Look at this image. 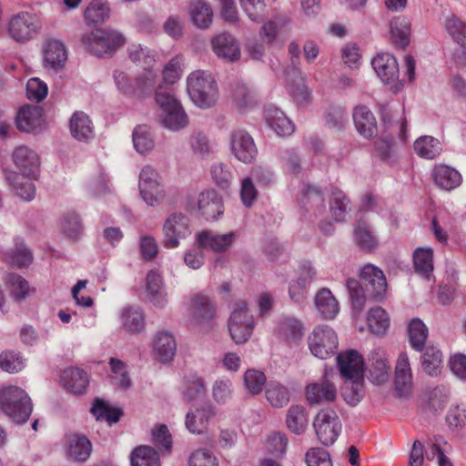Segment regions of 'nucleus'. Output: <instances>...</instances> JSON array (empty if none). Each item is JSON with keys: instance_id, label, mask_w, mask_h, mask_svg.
I'll return each instance as SVG.
<instances>
[{"instance_id": "obj_38", "label": "nucleus", "mask_w": 466, "mask_h": 466, "mask_svg": "<svg viewBox=\"0 0 466 466\" xmlns=\"http://www.w3.org/2000/svg\"><path fill=\"white\" fill-rule=\"evenodd\" d=\"M421 367L429 376L436 377L440 375L443 367L441 351L433 345L427 346L421 356Z\"/></svg>"}, {"instance_id": "obj_16", "label": "nucleus", "mask_w": 466, "mask_h": 466, "mask_svg": "<svg viewBox=\"0 0 466 466\" xmlns=\"http://www.w3.org/2000/svg\"><path fill=\"white\" fill-rule=\"evenodd\" d=\"M390 365L387 353L380 348L372 350L369 355V379L374 384L385 383L390 374Z\"/></svg>"}, {"instance_id": "obj_47", "label": "nucleus", "mask_w": 466, "mask_h": 466, "mask_svg": "<svg viewBox=\"0 0 466 466\" xmlns=\"http://www.w3.org/2000/svg\"><path fill=\"white\" fill-rule=\"evenodd\" d=\"M92 414L97 420H105L108 425L116 423L122 415V410L113 408L102 400H96L91 408Z\"/></svg>"}, {"instance_id": "obj_55", "label": "nucleus", "mask_w": 466, "mask_h": 466, "mask_svg": "<svg viewBox=\"0 0 466 466\" xmlns=\"http://www.w3.org/2000/svg\"><path fill=\"white\" fill-rule=\"evenodd\" d=\"M445 27L452 39L462 48H466V24L451 14L446 17Z\"/></svg>"}, {"instance_id": "obj_18", "label": "nucleus", "mask_w": 466, "mask_h": 466, "mask_svg": "<svg viewBox=\"0 0 466 466\" xmlns=\"http://www.w3.org/2000/svg\"><path fill=\"white\" fill-rule=\"evenodd\" d=\"M216 309L213 301L206 296L197 295L189 307L190 321L195 326L209 323L215 317Z\"/></svg>"}, {"instance_id": "obj_50", "label": "nucleus", "mask_w": 466, "mask_h": 466, "mask_svg": "<svg viewBox=\"0 0 466 466\" xmlns=\"http://www.w3.org/2000/svg\"><path fill=\"white\" fill-rule=\"evenodd\" d=\"M162 123L164 127L172 131H178L187 127L188 120L181 105L163 114Z\"/></svg>"}, {"instance_id": "obj_6", "label": "nucleus", "mask_w": 466, "mask_h": 466, "mask_svg": "<svg viewBox=\"0 0 466 466\" xmlns=\"http://www.w3.org/2000/svg\"><path fill=\"white\" fill-rule=\"evenodd\" d=\"M308 345L313 356L320 360H327L337 352L338 335L331 327L319 325L309 333Z\"/></svg>"}, {"instance_id": "obj_21", "label": "nucleus", "mask_w": 466, "mask_h": 466, "mask_svg": "<svg viewBox=\"0 0 466 466\" xmlns=\"http://www.w3.org/2000/svg\"><path fill=\"white\" fill-rule=\"evenodd\" d=\"M214 53L225 61L233 62L240 57V48L236 39L229 34L223 33L212 39Z\"/></svg>"}, {"instance_id": "obj_39", "label": "nucleus", "mask_w": 466, "mask_h": 466, "mask_svg": "<svg viewBox=\"0 0 466 466\" xmlns=\"http://www.w3.org/2000/svg\"><path fill=\"white\" fill-rule=\"evenodd\" d=\"M188 10L191 21L196 26L206 29L211 25L213 12L204 0H191Z\"/></svg>"}, {"instance_id": "obj_64", "label": "nucleus", "mask_w": 466, "mask_h": 466, "mask_svg": "<svg viewBox=\"0 0 466 466\" xmlns=\"http://www.w3.org/2000/svg\"><path fill=\"white\" fill-rule=\"evenodd\" d=\"M188 466H219L217 457L208 449H198L188 458Z\"/></svg>"}, {"instance_id": "obj_27", "label": "nucleus", "mask_w": 466, "mask_h": 466, "mask_svg": "<svg viewBox=\"0 0 466 466\" xmlns=\"http://www.w3.org/2000/svg\"><path fill=\"white\" fill-rule=\"evenodd\" d=\"M304 326L302 322L292 316L279 318L275 328V334L288 342L299 341L302 338Z\"/></svg>"}, {"instance_id": "obj_13", "label": "nucleus", "mask_w": 466, "mask_h": 466, "mask_svg": "<svg viewBox=\"0 0 466 466\" xmlns=\"http://www.w3.org/2000/svg\"><path fill=\"white\" fill-rule=\"evenodd\" d=\"M337 364L342 378L348 380H361L364 374V360L355 350H348L337 356Z\"/></svg>"}, {"instance_id": "obj_60", "label": "nucleus", "mask_w": 466, "mask_h": 466, "mask_svg": "<svg viewBox=\"0 0 466 466\" xmlns=\"http://www.w3.org/2000/svg\"><path fill=\"white\" fill-rule=\"evenodd\" d=\"M26 97L30 101L39 103L43 101L48 94V86L46 82L38 77L28 79L25 86Z\"/></svg>"}, {"instance_id": "obj_40", "label": "nucleus", "mask_w": 466, "mask_h": 466, "mask_svg": "<svg viewBox=\"0 0 466 466\" xmlns=\"http://www.w3.org/2000/svg\"><path fill=\"white\" fill-rule=\"evenodd\" d=\"M286 424L291 432L301 434L308 425L306 409L301 405L290 406L288 410Z\"/></svg>"}, {"instance_id": "obj_58", "label": "nucleus", "mask_w": 466, "mask_h": 466, "mask_svg": "<svg viewBox=\"0 0 466 466\" xmlns=\"http://www.w3.org/2000/svg\"><path fill=\"white\" fill-rule=\"evenodd\" d=\"M354 233L356 242L360 248L369 251L376 248L378 244L377 238L370 232L366 223L358 222Z\"/></svg>"}, {"instance_id": "obj_22", "label": "nucleus", "mask_w": 466, "mask_h": 466, "mask_svg": "<svg viewBox=\"0 0 466 466\" xmlns=\"http://www.w3.org/2000/svg\"><path fill=\"white\" fill-rule=\"evenodd\" d=\"M371 65L383 82H391L399 76L400 70L397 59L390 53L378 54L372 59Z\"/></svg>"}, {"instance_id": "obj_44", "label": "nucleus", "mask_w": 466, "mask_h": 466, "mask_svg": "<svg viewBox=\"0 0 466 466\" xmlns=\"http://www.w3.org/2000/svg\"><path fill=\"white\" fill-rule=\"evenodd\" d=\"M110 8L106 0H92L85 10V20L90 24H100L109 17Z\"/></svg>"}, {"instance_id": "obj_20", "label": "nucleus", "mask_w": 466, "mask_h": 466, "mask_svg": "<svg viewBox=\"0 0 466 466\" xmlns=\"http://www.w3.org/2000/svg\"><path fill=\"white\" fill-rule=\"evenodd\" d=\"M146 292L154 306L163 309L167 303V295L163 277L157 269L150 270L146 277Z\"/></svg>"}, {"instance_id": "obj_14", "label": "nucleus", "mask_w": 466, "mask_h": 466, "mask_svg": "<svg viewBox=\"0 0 466 466\" xmlns=\"http://www.w3.org/2000/svg\"><path fill=\"white\" fill-rule=\"evenodd\" d=\"M332 371L324 373L323 378L314 383L309 384L306 387V397L309 403L319 404L323 402H332L337 397V388L330 377Z\"/></svg>"}, {"instance_id": "obj_48", "label": "nucleus", "mask_w": 466, "mask_h": 466, "mask_svg": "<svg viewBox=\"0 0 466 466\" xmlns=\"http://www.w3.org/2000/svg\"><path fill=\"white\" fill-rule=\"evenodd\" d=\"M133 145L136 150L141 155L147 154L154 148L155 141L149 127L147 126H137L134 129Z\"/></svg>"}, {"instance_id": "obj_24", "label": "nucleus", "mask_w": 466, "mask_h": 466, "mask_svg": "<svg viewBox=\"0 0 466 466\" xmlns=\"http://www.w3.org/2000/svg\"><path fill=\"white\" fill-rule=\"evenodd\" d=\"M412 385V372L409 357L406 352H401L397 360L395 367V388L400 396H406Z\"/></svg>"}, {"instance_id": "obj_7", "label": "nucleus", "mask_w": 466, "mask_h": 466, "mask_svg": "<svg viewBox=\"0 0 466 466\" xmlns=\"http://www.w3.org/2000/svg\"><path fill=\"white\" fill-rule=\"evenodd\" d=\"M254 328V319L248 309L247 303H237L228 320V329L234 342L246 343L252 336Z\"/></svg>"}, {"instance_id": "obj_56", "label": "nucleus", "mask_w": 466, "mask_h": 466, "mask_svg": "<svg viewBox=\"0 0 466 466\" xmlns=\"http://www.w3.org/2000/svg\"><path fill=\"white\" fill-rule=\"evenodd\" d=\"M414 267L417 272L428 275L433 269V250L431 248H418L413 254Z\"/></svg>"}, {"instance_id": "obj_36", "label": "nucleus", "mask_w": 466, "mask_h": 466, "mask_svg": "<svg viewBox=\"0 0 466 466\" xmlns=\"http://www.w3.org/2000/svg\"><path fill=\"white\" fill-rule=\"evenodd\" d=\"M410 22L406 16H396L390 21V34L393 45L405 48L410 43Z\"/></svg>"}, {"instance_id": "obj_46", "label": "nucleus", "mask_w": 466, "mask_h": 466, "mask_svg": "<svg viewBox=\"0 0 466 466\" xmlns=\"http://www.w3.org/2000/svg\"><path fill=\"white\" fill-rule=\"evenodd\" d=\"M429 330L420 319H413L409 324V339L410 346L416 351H422Z\"/></svg>"}, {"instance_id": "obj_32", "label": "nucleus", "mask_w": 466, "mask_h": 466, "mask_svg": "<svg viewBox=\"0 0 466 466\" xmlns=\"http://www.w3.org/2000/svg\"><path fill=\"white\" fill-rule=\"evenodd\" d=\"M265 118L268 126L279 136H289L294 132L293 124L279 108H268Z\"/></svg>"}, {"instance_id": "obj_49", "label": "nucleus", "mask_w": 466, "mask_h": 466, "mask_svg": "<svg viewBox=\"0 0 466 466\" xmlns=\"http://www.w3.org/2000/svg\"><path fill=\"white\" fill-rule=\"evenodd\" d=\"M367 321L371 332L377 335L384 334L390 326V318L380 307L369 311Z\"/></svg>"}, {"instance_id": "obj_63", "label": "nucleus", "mask_w": 466, "mask_h": 466, "mask_svg": "<svg viewBox=\"0 0 466 466\" xmlns=\"http://www.w3.org/2000/svg\"><path fill=\"white\" fill-rule=\"evenodd\" d=\"M233 393V383L228 378L218 379L212 387V395L218 403H226Z\"/></svg>"}, {"instance_id": "obj_61", "label": "nucleus", "mask_w": 466, "mask_h": 466, "mask_svg": "<svg viewBox=\"0 0 466 466\" xmlns=\"http://www.w3.org/2000/svg\"><path fill=\"white\" fill-rule=\"evenodd\" d=\"M232 101L235 106L240 110H246L256 104V101L243 84H237L232 89Z\"/></svg>"}, {"instance_id": "obj_31", "label": "nucleus", "mask_w": 466, "mask_h": 466, "mask_svg": "<svg viewBox=\"0 0 466 466\" xmlns=\"http://www.w3.org/2000/svg\"><path fill=\"white\" fill-rule=\"evenodd\" d=\"M61 380L65 388L75 394H83L89 382L86 372L77 368H68L63 370Z\"/></svg>"}, {"instance_id": "obj_30", "label": "nucleus", "mask_w": 466, "mask_h": 466, "mask_svg": "<svg viewBox=\"0 0 466 466\" xmlns=\"http://www.w3.org/2000/svg\"><path fill=\"white\" fill-rule=\"evenodd\" d=\"M67 456L76 461H85L91 453L92 445L85 436L70 434L66 436Z\"/></svg>"}, {"instance_id": "obj_33", "label": "nucleus", "mask_w": 466, "mask_h": 466, "mask_svg": "<svg viewBox=\"0 0 466 466\" xmlns=\"http://www.w3.org/2000/svg\"><path fill=\"white\" fill-rule=\"evenodd\" d=\"M5 259L11 266L22 268L32 263L33 255L24 241L20 238H16L14 248L5 253Z\"/></svg>"}, {"instance_id": "obj_1", "label": "nucleus", "mask_w": 466, "mask_h": 466, "mask_svg": "<svg viewBox=\"0 0 466 466\" xmlns=\"http://www.w3.org/2000/svg\"><path fill=\"white\" fill-rule=\"evenodd\" d=\"M12 160L19 172L7 171L5 178L20 198L31 201L35 196L33 180L36 178L40 166L38 156L28 147L19 146L14 149Z\"/></svg>"}, {"instance_id": "obj_23", "label": "nucleus", "mask_w": 466, "mask_h": 466, "mask_svg": "<svg viewBox=\"0 0 466 466\" xmlns=\"http://www.w3.org/2000/svg\"><path fill=\"white\" fill-rule=\"evenodd\" d=\"M352 117L357 131L364 138H371L377 132V121L369 107L363 105L353 109Z\"/></svg>"}, {"instance_id": "obj_19", "label": "nucleus", "mask_w": 466, "mask_h": 466, "mask_svg": "<svg viewBox=\"0 0 466 466\" xmlns=\"http://www.w3.org/2000/svg\"><path fill=\"white\" fill-rule=\"evenodd\" d=\"M152 346L157 359L163 363L172 360L177 352L175 337L167 330H160L156 333Z\"/></svg>"}, {"instance_id": "obj_3", "label": "nucleus", "mask_w": 466, "mask_h": 466, "mask_svg": "<svg viewBox=\"0 0 466 466\" xmlns=\"http://www.w3.org/2000/svg\"><path fill=\"white\" fill-rule=\"evenodd\" d=\"M33 405L27 393L16 386H8L0 390V411H3L14 422H26L32 413Z\"/></svg>"}, {"instance_id": "obj_10", "label": "nucleus", "mask_w": 466, "mask_h": 466, "mask_svg": "<svg viewBox=\"0 0 466 466\" xmlns=\"http://www.w3.org/2000/svg\"><path fill=\"white\" fill-rule=\"evenodd\" d=\"M139 191L143 200L151 207L158 205L164 198V189L159 181V175L154 167L146 166L141 169Z\"/></svg>"}, {"instance_id": "obj_17", "label": "nucleus", "mask_w": 466, "mask_h": 466, "mask_svg": "<svg viewBox=\"0 0 466 466\" xmlns=\"http://www.w3.org/2000/svg\"><path fill=\"white\" fill-rule=\"evenodd\" d=\"M67 50L65 44L55 38L45 41L43 46V61L45 68L57 71L65 66Z\"/></svg>"}, {"instance_id": "obj_45", "label": "nucleus", "mask_w": 466, "mask_h": 466, "mask_svg": "<svg viewBox=\"0 0 466 466\" xmlns=\"http://www.w3.org/2000/svg\"><path fill=\"white\" fill-rule=\"evenodd\" d=\"M300 203L307 211L321 213L325 209L323 193L314 186H307L304 188Z\"/></svg>"}, {"instance_id": "obj_37", "label": "nucleus", "mask_w": 466, "mask_h": 466, "mask_svg": "<svg viewBox=\"0 0 466 466\" xmlns=\"http://www.w3.org/2000/svg\"><path fill=\"white\" fill-rule=\"evenodd\" d=\"M315 305L323 319H334L339 313V303L329 289H321L315 297Z\"/></svg>"}, {"instance_id": "obj_9", "label": "nucleus", "mask_w": 466, "mask_h": 466, "mask_svg": "<svg viewBox=\"0 0 466 466\" xmlns=\"http://www.w3.org/2000/svg\"><path fill=\"white\" fill-rule=\"evenodd\" d=\"M163 245L167 248H176L180 241L191 234L189 218L182 213H173L163 225Z\"/></svg>"}, {"instance_id": "obj_43", "label": "nucleus", "mask_w": 466, "mask_h": 466, "mask_svg": "<svg viewBox=\"0 0 466 466\" xmlns=\"http://www.w3.org/2000/svg\"><path fill=\"white\" fill-rule=\"evenodd\" d=\"M61 230L72 241L80 239L84 234V225L78 214L76 212L66 213L61 223Z\"/></svg>"}, {"instance_id": "obj_29", "label": "nucleus", "mask_w": 466, "mask_h": 466, "mask_svg": "<svg viewBox=\"0 0 466 466\" xmlns=\"http://www.w3.org/2000/svg\"><path fill=\"white\" fill-rule=\"evenodd\" d=\"M43 122V111L38 106L22 107L16 116L17 128L24 132H32L39 128Z\"/></svg>"}, {"instance_id": "obj_8", "label": "nucleus", "mask_w": 466, "mask_h": 466, "mask_svg": "<svg viewBox=\"0 0 466 466\" xmlns=\"http://www.w3.org/2000/svg\"><path fill=\"white\" fill-rule=\"evenodd\" d=\"M313 428L318 441L324 446H329L337 441L341 431V423L333 410H322L316 415Z\"/></svg>"}, {"instance_id": "obj_4", "label": "nucleus", "mask_w": 466, "mask_h": 466, "mask_svg": "<svg viewBox=\"0 0 466 466\" xmlns=\"http://www.w3.org/2000/svg\"><path fill=\"white\" fill-rule=\"evenodd\" d=\"M187 92L193 103L201 108L213 106L218 99L217 83L207 71L192 72L187 79Z\"/></svg>"}, {"instance_id": "obj_57", "label": "nucleus", "mask_w": 466, "mask_h": 466, "mask_svg": "<svg viewBox=\"0 0 466 466\" xmlns=\"http://www.w3.org/2000/svg\"><path fill=\"white\" fill-rule=\"evenodd\" d=\"M266 397L271 406L281 408L289 401V393L286 387L279 383H269L266 390Z\"/></svg>"}, {"instance_id": "obj_62", "label": "nucleus", "mask_w": 466, "mask_h": 466, "mask_svg": "<svg viewBox=\"0 0 466 466\" xmlns=\"http://www.w3.org/2000/svg\"><path fill=\"white\" fill-rule=\"evenodd\" d=\"M348 205L349 200L342 191L336 189L332 192L330 212L334 220L341 221L344 219Z\"/></svg>"}, {"instance_id": "obj_51", "label": "nucleus", "mask_w": 466, "mask_h": 466, "mask_svg": "<svg viewBox=\"0 0 466 466\" xmlns=\"http://www.w3.org/2000/svg\"><path fill=\"white\" fill-rule=\"evenodd\" d=\"M123 326L131 332H140L145 328V315L139 309L127 308L122 312Z\"/></svg>"}, {"instance_id": "obj_35", "label": "nucleus", "mask_w": 466, "mask_h": 466, "mask_svg": "<svg viewBox=\"0 0 466 466\" xmlns=\"http://www.w3.org/2000/svg\"><path fill=\"white\" fill-rule=\"evenodd\" d=\"M213 416L214 411L210 407L197 409L187 413L186 427L191 433L201 434L208 429L209 420Z\"/></svg>"}, {"instance_id": "obj_28", "label": "nucleus", "mask_w": 466, "mask_h": 466, "mask_svg": "<svg viewBox=\"0 0 466 466\" xmlns=\"http://www.w3.org/2000/svg\"><path fill=\"white\" fill-rule=\"evenodd\" d=\"M360 278L371 289L374 297H382L387 290V280L383 271L372 264L365 265L360 270Z\"/></svg>"}, {"instance_id": "obj_25", "label": "nucleus", "mask_w": 466, "mask_h": 466, "mask_svg": "<svg viewBox=\"0 0 466 466\" xmlns=\"http://www.w3.org/2000/svg\"><path fill=\"white\" fill-rule=\"evenodd\" d=\"M71 136L83 142H87L94 137V125L90 117L83 111L75 112L69 121Z\"/></svg>"}, {"instance_id": "obj_54", "label": "nucleus", "mask_w": 466, "mask_h": 466, "mask_svg": "<svg viewBox=\"0 0 466 466\" xmlns=\"http://www.w3.org/2000/svg\"><path fill=\"white\" fill-rule=\"evenodd\" d=\"M266 381L265 374L255 369L248 370L243 375L245 390L252 395L259 394L263 390Z\"/></svg>"}, {"instance_id": "obj_11", "label": "nucleus", "mask_w": 466, "mask_h": 466, "mask_svg": "<svg viewBox=\"0 0 466 466\" xmlns=\"http://www.w3.org/2000/svg\"><path fill=\"white\" fill-rule=\"evenodd\" d=\"M41 23L33 14L21 12L14 15L8 25L11 37L17 42H25L32 39L39 31Z\"/></svg>"}, {"instance_id": "obj_26", "label": "nucleus", "mask_w": 466, "mask_h": 466, "mask_svg": "<svg viewBox=\"0 0 466 466\" xmlns=\"http://www.w3.org/2000/svg\"><path fill=\"white\" fill-rule=\"evenodd\" d=\"M434 183L444 190H452L461 186L462 177L461 173L448 165H436L432 170Z\"/></svg>"}, {"instance_id": "obj_42", "label": "nucleus", "mask_w": 466, "mask_h": 466, "mask_svg": "<svg viewBox=\"0 0 466 466\" xmlns=\"http://www.w3.org/2000/svg\"><path fill=\"white\" fill-rule=\"evenodd\" d=\"M131 466H160L158 453L150 446L136 448L130 456Z\"/></svg>"}, {"instance_id": "obj_2", "label": "nucleus", "mask_w": 466, "mask_h": 466, "mask_svg": "<svg viewBox=\"0 0 466 466\" xmlns=\"http://www.w3.org/2000/svg\"><path fill=\"white\" fill-rule=\"evenodd\" d=\"M126 40L121 32L109 27L96 28L81 38L85 49L98 57H111Z\"/></svg>"}, {"instance_id": "obj_34", "label": "nucleus", "mask_w": 466, "mask_h": 466, "mask_svg": "<svg viewBox=\"0 0 466 466\" xmlns=\"http://www.w3.org/2000/svg\"><path fill=\"white\" fill-rule=\"evenodd\" d=\"M413 149L420 157L432 160L442 152V144L432 136H421L414 141Z\"/></svg>"}, {"instance_id": "obj_53", "label": "nucleus", "mask_w": 466, "mask_h": 466, "mask_svg": "<svg viewBox=\"0 0 466 466\" xmlns=\"http://www.w3.org/2000/svg\"><path fill=\"white\" fill-rule=\"evenodd\" d=\"M127 53L132 62L144 66L145 69L149 67L155 61L152 51L147 46H143L141 44H130L127 47Z\"/></svg>"}, {"instance_id": "obj_12", "label": "nucleus", "mask_w": 466, "mask_h": 466, "mask_svg": "<svg viewBox=\"0 0 466 466\" xmlns=\"http://www.w3.org/2000/svg\"><path fill=\"white\" fill-rule=\"evenodd\" d=\"M230 150L233 156L244 164L251 163L257 157L258 149L253 137L244 129L231 131Z\"/></svg>"}, {"instance_id": "obj_5", "label": "nucleus", "mask_w": 466, "mask_h": 466, "mask_svg": "<svg viewBox=\"0 0 466 466\" xmlns=\"http://www.w3.org/2000/svg\"><path fill=\"white\" fill-rule=\"evenodd\" d=\"M184 208L192 213L198 211L206 220H217L224 213L223 200L213 189L202 191L197 198L187 197Z\"/></svg>"}, {"instance_id": "obj_41", "label": "nucleus", "mask_w": 466, "mask_h": 466, "mask_svg": "<svg viewBox=\"0 0 466 466\" xmlns=\"http://www.w3.org/2000/svg\"><path fill=\"white\" fill-rule=\"evenodd\" d=\"M26 360L17 350H6L0 353V369L7 373L14 374L23 370Z\"/></svg>"}, {"instance_id": "obj_59", "label": "nucleus", "mask_w": 466, "mask_h": 466, "mask_svg": "<svg viewBox=\"0 0 466 466\" xmlns=\"http://www.w3.org/2000/svg\"><path fill=\"white\" fill-rule=\"evenodd\" d=\"M210 175L216 185L221 188H228L233 179V175L228 165L217 162L210 167Z\"/></svg>"}, {"instance_id": "obj_15", "label": "nucleus", "mask_w": 466, "mask_h": 466, "mask_svg": "<svg viewBox=\"0 0 466 466\" xmlns=\"http://www.w3.org/2000/svg\"><path fill=\"white\" fill-rule=\"evenodd\" d=\"M238 235L235 231L218 234L210 230H203L197 235V242L202 248L210 249L216 253L228 250L238 239Z\"/></svg>"}, {"instance_id": "obj_52", "label": "nucleus", "mask_w": 466, "mask_h": 466, "mask_svg": "<svg viewBox=\"0 0 466 466\" xmlns=\"http://www.w3.org/2000/svg\"><path fill=\"white\" fill-rule=\"evenodd\" d=\"M5 279L7 288L15 300L20 301L27 297L30 287L22 276L15 273H8Z\"/></svg>"}]
</instances>
